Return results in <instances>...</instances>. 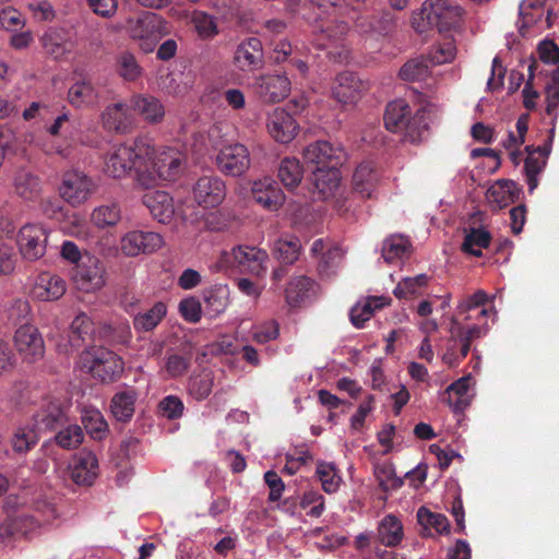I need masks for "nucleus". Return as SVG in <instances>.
Instances as JSON below:
<instances>
[{"label":"nucleus","instance_id":"f257e3e1","mask_svg":"<svg viewBox=\"0 0 559 559\" xmlns=\"http://www.w3.org/2000/svg\"><path fill=\"white\" fill-rule=\"evenodd\" d=\"M307 164L316 165L314 185L321 191H333L340 185L338 165L342 164L344 152L328 141H317L302 151Z\"/></svg>","mask_w":559,"mask_h":559},{"label":"nucleus","instance_id":"f03ea898","mask_svg":"<svg viewBox=\"0 0 559 559\" xmlns=\"http://www.w3.org/2000/svg\"><path fill=\"white\" fill-rule=\"evenodd\" d=\"M383 120L386 130L400 133L402 141L413 144L421 142L428 131L424 109H418L413 115L409 105L404 99L389 103Z\"/></svg>","mask_w":559,"mask_h":559},{"label":"nucleus","instance_id":"7ed1b4c3","mask_svg":"<svg viewBox=\"0 0 559 559\" xmlns=\"http://www.w3.org/2000/svg\"><path fill=\"white\" fill-rule=\"evenodd\" d=\"M152 154L153 146L148 140L136 139L131 144L114 147L105 158L104 171L112 178H122L134 169L139 182V173Z\"/></svg>","mask_w":559,"mask_h":559},{"label":"nucleus","instance_id":"20e7f679","mask_svg":"<svg viewBox=\"0 0 559 559\" xmlns=\"http://www.w3.org/2000/svg\"><path fill=\"white\" fill-rule=\"evenodd\" d=\"M462 16L463 9L449 0H426L420 11L413 16V26L418 33H424L426 26L442 33L456 27Z\"/></svg>","mask_w":559,"mask_h":559},{"label":"nucleus","instance_id":"39448f33","mask_svg":"<svg viewBox=\"0 0 559 559\" xmlns=\"http://www.w3.org/2000/svg\"><path fill=\"white\" fill-rule=\"evenodd\" d=\"M180 166L181 157L175 150L169 148L155 156L153 148V154L139 173V185L148 189L157 185L158 179L174 180Z\"/></svg>","mask_w":559,"mask_h":559},{"label":"nucleus","instance_id":"423d86ee","mask_svg":"<svg viewBox=\"0 0 559 559\" xmlns=\"http://www.w3.org/2000/svg\"><path fill=\"white\" fill-rule=\"evenodd\" d=\"M95 189L94 181L87 175L71 169L63 173L59 193L67 203L79 206L88 200Z\"/></svg>","mask_w":559,"mask_h":559},{"label":"nucleus","instance_id":"0eeeda50","mask_svg":"<svg viewBox=\"0 0 559 559\" xmlns=\"http://www.w3.org/2000/svg\"><path fill=\"white\" fill-rule=\"evenodd\" d=\"M167 33V23L155 13H146L129 22V34L133 39L143 40L142 48L151 51L155 41Z\"/></svg>","mask_w":559,"mask_h":559},{"label":"nucleus","instance_id":"6e6552de","mask_svg":"<svg viewBox=\"0 0 559 559\" xmlns=\"http://www.w3.org/2000/svg\"><path fill=\"white\" fill-rule=\"evenodd\" d=\"M250 154L246 145L229 143L223 145L216 155V166L227 176H241L250 167Z\"/></svg>","mask_w":559,"mask_h":559},{"label":"nucleus","instance_id":"1a4fd4ad","mask_svg":"<svg viewBox=\"0 0 559 559\" xmlns=\"http://www.w3.org/2000/svg\"><path fill=\"white\" fill-rule=\"evenodd\" d=\"M72 278L79 289L92 292L105 284V269L100 260L94 255L85 254L72 272Z\"/></svg>","mask_w":559,"mask_h":559},{"label":"nucleus","instance_id":"9d476101","mask_svg":"<svg viewBox=\"0 0 559 559\" xmlns=\"http://www.w3.org/2000/svg\"><path fill=\"white\" fill-rule=\"evenodd\" d=\"M226 183L218 176H202L192 187L194 202L203 209H215L226 198Z\"/></svg>","mask_w":559,"mask_h":559},{"label":"nucleus","instance_id":"9b49d317","mask_svg":"<svg viewBox=\"0 0 559 559\" xmlns=\"http://www.w3.org/2000/svg\"><path fill=\"white\" fill-rule=\"evenodd\" d=\"M14 346L24 361L35 362L45 355V343L38 329L22 324L14 334Z\"/></svg>","mask_w":559,"mask_h":559},{"label":"nucleus","instance_id":"f8f14e48","mask_svg":"<svg viewBox=\"0 0 559 559\" xmlns=\"http://www.w3.org/2000/svg\"><path fill=\"white\" fill-rule=\"evenodd\" d=\"M90 355L92 362L88 369L95 378L103 382H114L122 374L124 362L116 353L106 348H98Z\"/></svg>","mask_w":559,"mask_h":559},{"label":"nucleus","instance_id":"ddd939ff","mask_svg":"<svg viewBox=\"0 0 559 559\" xmlns=\"http://www.w3.org/2000/svg\"><path fill=\"white\" fill-rule=\"evenodd\" d=\"M311 257L317 259L320 275L331 276L343 260L344 252L340 245L329 239H316L310 249Z\"/></svg>","mask_w":559,"mask_h":559},{"label":"nucleus","instance_id":"4468645a","mask_svg":"<svg viewBox=\"0 0 559 559\" xmlns=\"http://www.w3.org/2000/svg\"><path fill=\"white\" fill-rule=\"evenodd\" d=\"M47 239L48 235L43 226L35 224L24 225L20 229L17 237L21 254L29 261L38 260L46 252Z\"/></svg>","mask_w":559,"mask_h":559},{"label":"nucleus","instance_id":"2eb2a0df","mask_svg":"<svg viewBox=\"0 0 559 559\" xmlns=\"http://www.w3.org/2000/svg\"><path fill=\"white\" fill-rule=\"evenodd\" d=\"M254 92L264 103H278L289 95L290 81L284 74H264L255 79Z\"/></svg>","mask_w":559,"mask_h":559},{"label":"nucleus","instance_id":"dca6fc26","mask_svg":"<svg viewBox=\"0 0 559 559\" xmlns=\"http://www.w3.org/2000/svg\"><path fill=\"white\" fill-rule=\"evenodd\" d=\"M164 245L163 237L153 231L133 230L126 234L120 241L122 252L128 257L152 253Z\"/></svg>","mask_w":559,"mask_h":559},{"label":"nucleus","instance_id":"f3484780","mask_svg":"<svg viewBox=\"0 0 559 559\" xmlns=\"http://www.w3.org/2000/svg\"><path fill=\"white\" fill-rule=\"evenodd\" d=\"M227 255L233 259V264L243 272L255 275H262L265 272L264 264L269 255L264 250L251 246H238Z\"/></svg>","mask_w":559,"mask_h":559},{"label":"nucleus","instance_id":"a211bd4d","mask_svg":"<svg viewBox=\"0 0 559 559\" xmlns=\"http://www.w3.org/2000/svg\"><path fill=\"white\" fill-rule=\"evenodd\" d=\"M527 154L524 160V174L528 192L533 193L538 186V175L543 173L546 167L548 156L550 154V144L534 147L532 145L525 146Z\"/></svg>","mask_w":559,"mask_h":559},{"label":"nucleus","instance_id":"6ab92c4d","mask_svg":"<svg viewBox=\"0 0 559 559\" xmlns=\"http://www.w3.org/2000/svg\"><path fill=\"white\" fill-rule=\"evenodd\" d=\"M70 478L80 486H91L98 475V460L91 451H81L69 467Z\"/></svg>","mask_w":559,"mask_h":559},{"label":"nucleus","instance_id":"aec40b11","mask_svg":"<svg viewBox=\"0 0 559 559\" xmlns=\"http://www.w3.org/2000/svg\"><path fill=\"white\" fill-rule=\"evenodd\" d=\"M252 199L269 211H277L285 201V195L278 185L271 178L253 182Z\"/></svg>","mask_w":559,"mask_h":559},{"label":"nucleus","instance_id":"412c9836","mask_svg":"<svg viewBox=\"0 0 559 559\" xmlns=\"http://www.w3.org/2000/svg\"><path fill=\"white\" fill-rule=\"evenodd\" d=\"M40 41L46 53L55 59H60L70 53L74 47L70 31L63 27L49 28L43 34Z\"/></svg>","mask_w":559,"mask_h":559},{"label":"nucleus","instance_id":"4be33fe9","mask_svg":"<svg viewBox=\"0 0 559 559\" xmlns=\"http://www.w3.org/2000/svg\"><path fill=\"white\" fill-rule=\"evenodd\" d=\"M362 82L352 72L340 73L332 85V95L341 104L355 103L362 92Z\"/></svg>","mask_w":559,"mask_h":559},{"label":"nucleus","instance_id":"5701e85b","mask_svg":"<svg viewBox=\"0 0 559 559\" xmlns=\"http://www.w3.org/2000/svg\"><path fill=\"white\" fill-rule=\"evenodd\" d=\"M267 129L275 141L288 143L295 138L298 124L289 112L276 108L269 117Z\"/></svg>","mask_w":559,"mask_h":559},{"label":"nucleus","instance_id":"b1692460","mask_svg":"<svg viewBox=\"0 0 559 559\" xmlns=\"http://www.w3.org/2000/svg\"><path fill=\"white\" fill-rule=\"evenodd\" d=\"M235 62L242 71L255 70L263 66L262 43L257 37L243 40L235 51Z\"/></svg>","mask_w":559,"mask_h":559},{"label":"nucleus","instance_id":"393cba45","mask_svg":"<svg viewBox=\"0 0 559 559\" xmlns=\"http://www.w3.org/2000/svg\"><path fill=\"white\" fill-rule=\"evenodd\" d=\"M381 179L379 168L371 162L361 163L353 175V188L361 198H371Z\"/></svg>","mask_w":559,"mask_h":559},{"label":"nucleus","instance_id":"a878e982","mask_svg":"<svg viewBox=\"0 0 559 559\" xmlns=\"http://www.w3.org/2000/svg\"><path fill=\"white\" fill-rule=\"evenodd\" d=\"M143 204L159 223H168L175 214L174 200L166 191H150L143 195Z\"/></svg>","mask_w":559,"mask_h":559},{"label":"nucleus","instance_id":"bb28decb","mask_svg":"<svg viewBox=\"0 0 559 559\" xmlns=\"http://www.w3.org/2000/svg\"><path fill=\"white\" fill-rule=\"evenodd\" d=\"M522 193V188L510 179H500L492 185L486 193L491 205L501 210L509 204L514 203Z\"/></svg>","mask_w":559,"mask_h":559},{"label":"nucleus","instance_id":"cd10ccee","mask_svg":"<svg viewBox=\"0 0 559 559\" xmlns=\"http://www.w3.org/2000/svg\"><path fill=\"white\" fill-rule=\"evenodd\" d=\"M131 105L134 111L147 123L156 124L163 121L165 108L162 102L148 94H139L132 97Z\"/></svg>","mask_w":559,"mask_h":559},{"label":"nucleus","instance_id":"c85d7f7f","mask_svg":"<svg viewBox=\"0 0 559 559\" xmlns=\"http://www.w3.org/2000/svg\"><path fill=\"white\" fill-rule=\"evenodd\" d=\"M66 293V282L58 275L41 274L32 289L34 298L41 301H52L61 298Z\"/></svg>","mask_w":559,"mask_h":559},{"label":"nucleus","instance_id":"c756f323","mask_svg":"<svg viewBox=\"0 0 559 559\" xmlns=\"http://www.w3.org/2000/svg\"><path fill=\"white\" fill-rule=\"evenodd\" d=\"M38 429L55 430L67 424L68 418L58 401H49L44 404L33 416Z\"/></svg>","mask_w":559,"mask_h":559},{"label":"nucleus","instance_id":"7c9ffc66","mask_svg":"<svg viewBox=\"0 0 559 559\" xmlns=\"http://www.w3.org/2000/svg\"><path fill=\"white\" fill-rule=\"evenodd\" d=\"M102 122L108 131L127 132L132 124L128 106L123 103L108 105L102 114Z\"/></svg>","mask_w":559,"mask_h":559},{"label":"nucleus","instance_id":"2f4dec72","mask_svg":"<svg viewBox=\"0 0 559 559\" xmlns=\"http://www.w3.org/2000/svg\"><path fill=\"white\" fill-rule=\"evenodd\" d=\"M391 299L384 296H369L358 301L349 312L350 322L357 329H361L376 310L382 309L390 305Z\"/></svg>","mask_w":559,"mask_h":559},{"label":"nucleus","instance_id":"473e14b6","mask_svg":"<svg viewBox=\"0 0 559 559\" xmlns=\"http://www.w3.org/2000/svg\"><path fill=\"white\" fill-rule=\"evenodd\" d=\"M469 377H462L451 383L441 394V401L448 404L454 413H462L471 403L467 395Z\"/></svg>","mask_w":559,"mask_h":559},{"label":"nucleus","instance_id":"72a5a7b5","mask_svg":"<svg viewBox=\"0 0 559 559\" xmlns=\"http://www.w3.org/2000/svg\"><path fill=\"white\" fill-rule=\"evenodd\" d=\"M14 192L25 201L36 200L41 192L40 179L35 174L21 168L13 177Z\"/></svg>","mask_w":559,"mask_h":559},{"label":"nucleus","instance_id":"f704fd0d","mask_svg":"<svg viewBox=\"0 0 559 559\" xmlns=\"http://www.w3.org/2000/svg\"><path fill=\"white\" fill-rule=\"evenodd\" d=\"M136 400L138 393L133 389L117 392L110 404L114 417L119 421H129L134 414Z\"/></svg>","mask_w":559,"mask_h":559},{"label":"nucleus","instance_id":"c9c22d12","mask_svg":"<svg viewBox=\"0 0 559 559\" xmlns=\"http://www.w3.org/2000/svg\"><path fill=\"white\" fill-rule=\"evenodd\" d=\"M403 525L394 515H386L378 527V540L385 547H395L403 539Z\"/></svg>","mask_w":559,"mask_h":559},{"label":"nucleus","instance_id":"e433bc0d","mask_svg":"<svg viewBox=\"0 0 559 559\" xmlns=\"http://www.w3.org/2000/svg\"><path fill=\"white\" fill-rule=\"evenodd\" d=\"M412 250V242L404 235H392L383 241L382 257L385 262L392 263L407 257Z\"/></svg>","mask_w":559,"mask_h":559},{"label":"nucleus","instance_id":"4c0bfd02","mask_svg":"<svg viewBox=\"0 0 559 559\" xmlns=\"http://www.w3.org/2000/svg\"><path fill=\"white\" fill-rule=\"evenodd\" d=\"M69 102L75 107L92 105L98 99V92L90 80L76 81L68 92Z\"/></svg>","mask_w":559,"mask_h":559},{"label":"nucleus","instance_id":"58836bf2","mask_svg":"<svg viewBox=\"0 0 559 559\" xmlns=\"http://www.w3.org/2000/svg\"><path fill=\"white\" fill-rule=\"evenodd\" d=\"M166 305L160 301L156 302L151 309L133 317V326L139 332L152 331L166 316Z\"/></svg>","mask_w":559,"mask_h":559},{"label":"nucleus","instance_id":"ea45409f","mask_svg":"<svg viewBox=\"0 0 559 559\" xmlns=\"http://www.w3.org/2000/svg\"><path fill=\"white\" fill-rule=\"evenodd\" d=\"M301 242L297 237L281 238L274 243L276 259L285 265L294 264L300 254Z\"/></svg>","mask_w":559,"mask_h":559},{"label":"nucleus","instance_id":"a19ab883","mask_svg":"<svg viewBox=\"0 0 559 559\" xmlns=\"http://www.w3.org/2000/svg\"><path fill=\"white\" fill-rule=\"evenodd\" d=\"M38 439L34 427L22 426L14 429L10 444L14 453L25 454L37 444Z\"/></svg>","mask_w":559,"mask_h":559},{"label":"nucleus","instance_id":"79ce46f5","mask_svg":"<svg viewBox=\"0 0 559 559\" xmlns=\"http://www.w3.org/2000/svg\"><path fill=\"white\" fill-rule=\"evenodd\" d=\"M302 175L304 169L297 158L285 157L282 159L277 176L286 188L292 189L297 187L301 182Z\"/></svg>","mask_w":559,"mask_h":559},{"label":"nucleus","instance_id":"37998d69","mask_svg":"<svg viewBox=\"0 0 559 559\" xmlns=\"http://www.w3.org/2000/svg\"><path fill=\"white\" fill-rule=\"evenodd\" d=\"M490 240L491 235L489 231L481 228H471L465 235L461 249L463 252L472 255L481 257V249L488 248Z\"/></svg>","mask_w":559,"mask_h":559},{"label":"nucleus","instance_id":"c03bdc74","mask_svg":"<svg viewBox=\"0 0 559 559\" xmlns=\"http://www.w3.org/2000/svg\"><path fill=\"white\" fill-rule=\"evenodd\" d=\"M312 287V281L308 276L299 275L290 278L286 289L285 298L289 306L295 307L302 302Z\"/></svg>","mask_w":559,"mask_h":559},{"label":"nucleus","instance_id":"a18cd8bd","mask_svg":"<svg viewBox=\"0 0 559 559\" xmlns=\"http://www.w3.org/2000/svg\"><path fill=\"white\" fill-rule=\"evenodd\" d=\"M214 376L210 370H203L199 374L190 377L188 392L197 401L205 400L212 392Z\"/></svg>","mask_w":559,"mask_h":559},{"label":"nucleus","instance_id":"49530a36","mask_svg":"<svg viewBox=\"0 0 559 559\" xmlns=\"http://www.w3.org/2000/svg\"><path fill=\"white\" fill-rule=\"evenodd\" d=\"M120 219L121 211L116 203L99 205L91 214L92 223L102 229L117 225Z\"/></svg>","mask_w":559,"mask_h":559},{"label":"nucleus","instance_id":"de8ad7c7","mask_svg":"<svg viewBox=\"0 0 559 559\" xmlns=\"http://www.w3.org/2000/svg\"><path fill=\"white\" fill-rule=\"evenodd\" d=\"M430 66L428 59L424 56L411 59L402 66L399 76L408 82L424 80L429 75Z\"/></svg>","mask_w":559,"mask_h":559},{"label":"nucleus","instance_id":"09e8293b","mask_svg":"<svg viewBox=\"0 0 559 559\" xmlns=\"http://www.w3.org/2000/svg\"><path fill=\"white\" fill-rule=\"evenodd\" d=\"M116 66L118 74L126 81L133 82L142 76V67L134 55L129 51H122L118 55Z\"/></svg>","mask_w":559,"mask_h":559},{"label":"nucleus","instance_id":"8fccbe9b","mask_svg":"<svg viewBox=\"0 0 559 559\" xmlns=\"http://www.w3.org/2000/svg\"><path fill=\"white\" fill-rule=\"evenodd\" d=\"M317 28L320 32V40H326L331 45L341 43L349 29L345 21L320 22Z\"/></svg>","mask_w":559,"mask_h":559},{"label":"nucleus","instance_id":"3c124183","mask_svg":"<svg viewBox=\"0 0 559 559\" xmlns=\"http://www.w3.org/2000/svg\"><path fill=\"white\" fill-rule=\"evenodd\" d=\"M374 477L379 487L384 491L396 490L403 485L402 478L397 477L392 464L383 463L374 467Z\"/></svg>","mask_w":559,"mask_h":559},{"label":"nucleus","instance_id":"603ef678","mask_svg":"<svg viewBox=\"0 0 559 559\" xmlns=\"http://www.w3.org/2000/svg\"><path fill=\"white\" fill-rule=\"evenodd\" d=\"M227 288L225 286H218L207 290L204 294L205 311L211 317H216L224 312L227 307Z\"/></svg>","mask_w":559,"mask_h":559},{"label":"nucleus","instance_id":"864d4df0","mask_svg":"<svg viewBox=\"0 0 559 559\" xmlns=\"http://www.w3.org/2000/svg\"><path fill=\"white\" fill-rule=\"evenodd\" d=\"M94 332V324L85 313L78 314L71 323L70 342L73 346H80Z\"/></svg>","mask_w":559,"mask_h":559},{"label":"nucleus","instance_id":"5fc2aeb1","mask_svg":"<svg viewBox=\"0 0 559 559\" xmlns=\"http://www.w3.org/2000/svg\"><path fill=\"white\" fill-rule=\"evenodd\" d=\"M417 519L423 526L433 527L440 534H448L450 532V522L444 514L433 513L421 507L417 511Z\"/></svg>","mask_w":559,"mask_h":559},{"label":"nucleus","instance_id":"6e6d98bb","mask_svg":"<svg viewBox=\"0 0 559 559\" xmlns=\"http://www.w3.org/2000/svg\"><path fill=\"white\" fill-rule=\"evenodd\" d=\"M84 435L79 425H68L55 436L56 443L67 450L78 448L83 441Z\"/></svg>","mask_w":559,"mask_h":559},{"label":"nucleus","instance_id":"4d7b16f0","mask_svg":"<svg viewBox=\"0 0 559 559\" xmlns=\"http://www.w3.org/2000/svg\"><path fill=\"white\" fill-rule=\"evenodd\" d=\"M427 283L428 276L426 274H418L414 277H405L394 288L393 294L400 299L407 298L408 296L418 294L420 288L426 286Z\"/></svg>","mask_w":559,"mask_h":559},{"label":"nucleus","instance_id":"13d9d810","mask_svg":"<svg viewBox=\"0 0 559 559\" xmlns=\"http://www.w3.org/2000/svg\"><path fill=\"white\" fill-rule=\"evenodd\" d=\"M546 112L556 120L559 107V68L552 71L550 82L546 85Z\"/></svg>","mask_w":559,"mask_h":559},{"label":"nucleus","instance_id":"bf43d9fd","mask_svg":"<svg viewBox=\"0 0 559 559\" xmlns=\"http://www.w3.org/2000/svg\"><path fill=\"white\" fill-rule=\"evenodd\" d=\"M192 23L198 35L203 39L212 38L218 34L215 19L204 12H194L192 16Z\"/></svg>","mask_w":559,"mask_h":559},{"label":"nucleus","instance_id":"052dcab7","mask_svg":"<svg viewBox=\"0 0 559 559\" xmlns=\"http://www.w3.org/2000/svg\"><path fill=\"white\" fill-rule=\"evenodd\" d=\"M456 53L453 40L447 39L442 44L435 46L426 57L431 66L443 64L454 59Z\"/></svg>","mask_w":559,"mask_h":559},{"label":"nucleus","instance_id":"680f3d73","mask_svg":"<svg viewBox=\"0 0 559 559\" xmlns=\"http://www.w3.org/2000/svg\"><path fill=\"white\" fill-rule=\"evenodd\" d=\"M317 475L325 492H335L341 483V477L336 474L335 467L329 463H320L317 467Z\"/></svg>","mask_w":559,"mask_h":559},{"label":"nucleus","instance_id":"e2e57ef3","mask_svg":"<svg viewBox=\"0 0 559 559\" xmlns=\"http://www.w3.org/2000/svg\"><path fill=\"white\" fill-rule=\"evenodd\" d=\"M191 365L190 357L171 354L165 358L164 371L168 378L182 377Z\"/></svg>","mask_w":559,"mask_h":559},{"label":"nucleus","instance_id":"0e129e2a","mask_svg":"<svg viewBox=\"0 0 559 559\" xmlns=\"http://www.w3.org/2000/svg\"><path fill=\"white\" fill-rule=\"evenodd\" d=\"M83 424L86 431L94 439H103L107 431V423L98 411H91L83 417Z\"/></svg>","mask_w":559,"mask_h":559},{"label":"nucleus","instance_id":"69168bd1","mask_svg":"<svg viewBox=\"0 0 559 559\" xmlns=\"http://www.w3.org/2000/svg\"><path fill=\"white\" fill-rule=\"evenodd\" d=\"M159 88L168 95L179 96L186 92L181 82V74L168 72L159 78Z\"/></svg>","mask_w":559,"mask_h":559},{"label":"nucleus","instance_id":"338daca9","mask_svg":"<svg viewBox=\"0 0 559 559\" xmlns=\"http://www.w3.org/2000/svg\"><path fill=\"white\" fill-rule=\"evenodd\" d=\"M545 0H523L520 4V15L523 16L524 24L536 23L543 14L542 9Z\"/></svg>","mask_w":559,"mask_h":559},{"label":"nucleus","instance_id":"774afa93","mask_svg":"<svg viewBox=\"0 0 559 559\" xmlns=\"http://www.w3.org/2000/svg\"><path fill=\"white\" fill-rule=\"evenodd\" d=\"M179 311L182 318L190 323H197L201 320L202 307L194 297L182 299L179 304Z\"/></svg>","mask_w":559,"mask_h":559}]
</instances>
